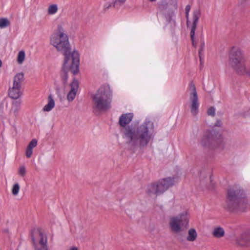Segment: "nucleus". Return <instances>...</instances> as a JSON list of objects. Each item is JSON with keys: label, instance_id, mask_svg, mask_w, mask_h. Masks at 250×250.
Masks as SVG:
<instances>
[{"label": "nucleus", "instance_id": "412c9836", "mask_svg": "<svg viewBox=\"0 0 250 250\" xmlns=\"http://www.w3.org/2000/svg\"><path fill=\"white\" fill-rule=\"evenodd\" d=\"M55 106V102L51 95H49L48 98V103L43 108L44 111L49 112L51 111Z\"/></svg>", "mask_w": 250, "mask_h": 250}, {"label": "nucleus", "instance_id": "a211bd4d", "mask_svg": "<svg viewBox=\"0 0 250 250\" xmlns=\"http://www.w3.org/2000/svg\"><path fill=\"white\" fill-rule=\"evenodd\" d=\"M22 94V90L20 86L13 84L12 86L9 89L8 95L12 99H18Z\"/></svg>", "mask_w": 250, "mask_h": 250}, {"label": "nucleus", "instance_id": "a878e982", "mask_svg": "<svg viewBox=\"0 0 250 250\" xmlns=\"http://www.w3.org/2000/svg\"><path fill=\"white\" fill-rule=\"evenodd\" d=\"M25 53L24 50H20L17 56L18 62H23L25 59Z\"/></svg>", "mask_w": 250, "mask_h": 250}, {"label": "nucleus", "instance_id": "4be33fe9", "mask_svg": "<svg viewBox=\"0 0 250 250\" xmlns=\"http://www.w3.org/2000/svg\"><path fill=\"white\" fill-rule=\"evenodd\" d=\"M23 80V74L22 73H19L14 76L13 84L20 86L21 87V83Z\"/></svg>", "mask_w": 250, "mask_h": 250}, {"label": "nucleus", "instance_id": "ea45409f", "mask_svg": "<svg viewBox=\"0 0 250 250\" xmlns=\"http://www.w3.org/2000/svg\"><path fill=\"white\" fill-rule=\"evenodd\" d=\"M1 64H2V63H0V67H1Z\"/></svg>", "mask_w": 250, "mask_h": 250}, {"label": "nucleus", "instance_id": "b1692460", "mask_svg": "<svg viewBox=\"0 0 250 250\" xmlns=\"http://www.w3.org/2000/svg\"><path fill=\"white\" fill-rule=\"evenodd\" d=\"M197 236V232L195 229H190L188 231V236L187 240L188 241H194L195 240Z\"/></svg>", "mask_w": 250, "mask_h": 250}, {"label": "nucleus", "instance_id": "dca6fc26", "mask_svg": "<svg viewBox=\"0 0 250 250\" xmlns=\"http://www.w3.org/2000/svg\"><path fill=\"white\" fill-rule=\"evenodd\" d=\"M21 103V102L20 100H14L12 102L11 106L8 110L10 116L15 118L18 116Z\"/></svg>", "mask_w": 250, "mask_h": 250}, {"label": "nucleus", "instance_id": "f704fd0d", "mask_svg": "<svg viewBox=\"0 0 250 250\" xmlns=\"http://www.w3.org/2000/svg\"><path fill=\"white\" fill-rule=\"evenodd\" d=\"M67 73H65V74L62 76V80L63 81V83L64 84H65L67 83V80H68V75L66 74Z\"/></svg>", "mask_w": 250, "mask_h": 250}, {"label": "nucleus", "instance_id": "f3484780", "mask_svg": "<svg viewBox=\"0 0 250 250\" xmlns=\"http://www.w3.org/2000/svg\"><path fill=\"white\" fill-rule=\"evenodd\" d=\"M62 69L65 73L69 72L76 75L79 72V63H63Z\"/></svg>", "mask_w": 250, "mask_h": 250}, {"label": "nucleus", "instance_id": "5701e85b", "mask_svg": "<svg viewBox=\"0 0 250 250\" xmlns=\"http://www.w3.org/2000/svg\"><path fill=\"white\" fill-rule=\"evenodd\" d=\"M58 11V6L57 4L54 3L48 6L47 8V14L48 15H54Z\"/></svg>", "mask_w": 250, "mask_h": 250}, {"label": "nucleus", "instance_id": "ddd939ff", "mask_svg": "<svg viewBox=\"0 0 250 250\" xmlns=\"http://www.w3.org/2000/svg\"><path fill=\"white\" fill-rule=\"evenodd\" d=\"M221 136L216 134L214 130H207L203 134L201 140V143L204 146H208L215 142Z\"/></svg>", "mask_w": 250, "mask_h": 250}, {"label": "nucleus", "instance_id": "a19ab883", "mask_svg": "<svg viewBox=\"0 0 250 250\" xmlns=\"http://www.w3.org/2000/svg\"><path fill=\"white\" fill-rule=\"evenodd\" d=\"M200 63H202L201 59H200Z\"/></svg>", "mask_w": 250, "mask_h": 250}, {"label": "nucleus", "instance_id": "cd10ccee", "mask_svg": "<svg viewBox=\"0 0 250 250\" xmlns=\"http://www.w3.org/2000/svg\"><path fill=\"white\" fill-rule=\"evenodd\" d=\"M200 47H199V56L200 57L201 56V55L204 53V49H205V41L203 39L201 40L200 41Z\"/></svg>", "mask_w": 250, "mask_h": 250}, {"label": "nucleus", "instance_id": "aec40b11", "mask_svg": "<svg viewBox=\"0 0 250 250\" xmlns=\"http://www.w3.org/2000/svg\"><path fill=\"white\" fill-rule=\"evenodd\" d=\"M225 234L224 229L220 226L215 227L212 231V234L214 237L219 239L224 236Z\"/></svg>", "mask_w": 250, "mask_h": 250}, {"label": "nucleus", "instance_id": "e433bc0d", "mask_svg": "<svg viewBox=\"0 0 250 250\" xmlns=\"http://www.w3.org/2000/svg\"><path fill=\"white\" fill-rule=\"evenodd\" d=\"M68 250H78V248H77L76 247H72L70 248Z\"/></svg>", "mask_w": 250, "mask_h": 250}, {"label": "nucleus", "instance_id": "7ed1b4c3", "mask_svg": "<svg viewBox=\"0 0 250 250\" xmlns=\"http://www.w3.org/2000/svg\"><path fill=\"white\" fill-rule=\"evenodd\" d=\"M112 91L108 84L102 85L93 96L94 107L100 112H105L110 108Z\"/></svg>", "mask_w": 250, "mask_h": 250}, {"label": "nucleus", "instance_id": "6e6552de", "mask_svg": "<svg viewBox=\"0 0 250 250\" xmlns=\"http://www.w3.org/2000/svg\"><path fill=\"white\" fill-rule=\"evenodd\" d=\"M175 181L173 178H166L158 182L148 186L147 193L150 196L159 195L167 190L169 187L173 186Z\"/></svg>", "mask_w": 250, "mask_h": 250}, {"label": "nucleus", "instance_id": "bb28decb", "mask_svg": "<svg viewBox=\"0 0 250 250\" xmlns=\"http://www.w3.org/2000/svg\"><path fill=\"white\" fill-rule=\"evenodd\" d=\"M10 24L9 21L6 18L0 19V28H4L8 26Z\"/></svg>", "mask_w": 250, "mask_h": 250}, {"label": "nucleus", "instance_id": "7c9ffc66", "mask_svg": "<svg viewBox=\"0 0 250 250\" xmlns=\"http://www.w3.org/2000/svg\"><path fill=\"white\" fill-rule=\"evenodd\" d=\"M37 145V140L35 139H32L27 146V148L33 150Z\"/></svg>", "mask_w": 250, "mask_h": 250}, {"label": "nucleus", "instance_id": "6ab92c4d", "mask_svg": "<svg viewBox=\"0 0 250 250\" xmlns=\"http://www.w3.org/2000/svg\"><path fill=\"white\" fill-rule=\"evenodd\" d=\"M232 67L238 74H247L248 71L245 63H233Z\"/></svg>", "mask_w": 250, "mask_h": 250}, {"label": "nucleus", "instance_id": "58836bf2", "mask_svg": "<svg viewBox=\"0 0 250 250\" xmlns=\"http://www.w3.org/2000/svg\"><path fill=\"white\" fill-rule=\"evenodd\" d=\"M156 0H149V1H152H152H156Z\"/></svg>", "mask_w": 250, "mask_h": 250}, {"label": "nucleus", "instance_id": "473e14b6", "mask_svg": "<svg viewBox=\"0 0 250 250\" xmlns=\"http://www.w3.org/2000/svg\"><path fill=\"white\" fill-rule=\"evenodd\" d=\"M33 153V150L29 149L27 147L26 150V156L27 158H30L32 155Z\"/></svg>", "mask_w": 250, "mask_h": 250}, {"label": "nucleus", "instance_id": "1a4fd4ad", "mask_svg": "<svg viewBox=\"0 0 250 250\" xmlns=\"http://www.w3.org/2000/svg\"><path fill=\"white\" fill-rule=\"evenodd\" d=\"M31 237L36 250H48L47 246L46 236L41 229H34L31 232Z\"/></svg>", "mask_w": 250, "mask_h": 250}, {"label": "nucleus", "instance_id": "f03ea898", "mask_svg": "<svg viewBox=\"0 0 250 250\" xmlns=\"http://www.w3.org/2000/svg\"><path fill=\"white\" fill-rule=\"evenodd\" d=\"M227 208L231 211H244L248 206V200L243 189L235 186L230 188L226 197Z\"/></svg>", "mask_w": 250, "mask_h": 250}, {"label": "nucleus", "instance_id": "c85d7f7f", "mask_svg": "<svg viewBox=\"0 0 250 250\" xmlns=\"http://www.w3.org/2000/svg\"><path fill=\"white\" fill-rule=\"evenodd\" d=\"M20 190V186L18 183L15 184L12 189V192L14 195H17L19 193Z\"/></svg>", "mask_w": 250, "mask_h": 250}, {"label": "nucleus", "instance_id": "f257e3e1", "mask_svg": "<svg viewBox=\"0 0 250 250\" xmlns=\"http://www.w3.org/2000/svg\"><path fill=\"white\" fill-rule=\"evenodd\" d=\"M133 114L121 115L119 120L120 130L126 148L135 152L139 148H143L149 143L154 132V124L146 119L139 125H128L132 121Z\"/></svg>", "mask_w": 250, "mask_h": 250}, {"label": "nucleus", "instance_id": "4468645a", "mask_svg": "<svg viewBox=\"0 0 250 250\" xmlns=\"http://www.w3.org/2000/svg\"><path fill=\"white\" fill-rule=\"evenodd\" d=\"M249 232L241 233L236 236L235 245L238 247H250V236Z\"/></svg>", "mask_w": 250, "mask_h": 250}, {"label": "nucleus", "instance_id": "0eeeda50", "mask_svg": "<svg viewBox=\"0 0 250 250\" xmlns=\"http://www.w3.org/2000/svg\"><path fill=\"white\" fill-rule=\"evenodd\" d=\"M191 9L190 5L188 4L185 8L186 18L187 19V24L188 27L190 28V36L192 41V45L196 47L197 44L195 41V34L197 24L201 16V10L199 9H196L193 11L191 21L189 19V12Z\"/></svg>", "mask_w": 250, "mask_h": 250}, {"label": "nucleus", "instance_id": "f8f14e48", "mask_svg": "<svg viewBox=\"0 0 250 250\" xmlns=\"http://www.w3.org/2000/svg\"><path fill=\"white\" fill-rule=\"evenodd\" d=\"M71 46L62 53L64 58L63 62H80V54L79 52L74 49L72 51Z\"/></svg>", "mask_w": 250, "mask_h": 250}, {"label": "nucleus", "instance_id": "72a5a7b5", "mask_svg": "<svg viewBox=\"0 0 250 250\" xmlns=\"http://www.w3.org/2000/svg\"><path fill=\"white\" fill-rule=\"evenodd\" d=\"M126 0H114L115 5L124 3Z\"/></svg>", "mask_w": 250, "mask_h": 250}, {"label": "nucleus", "instance_id": "c9c22d12", "mask_svg": "<svg viewBox=\"0 0 250 250\" xmlns=\"http://www.w3.org/2000/svg\"><path fill=\"white\" fill-rule=\"evenodd\" d=\"M215 126H220L222 125V123L221 121L217 120L215 123Z\"/></svg>", "mask_w": 250, "mask_h": 250}, {"label": "nucleus", "instance_id": "2eb2a0df", "mask_svg": "<svg viewBox=\"0 0 250 250\" xmlns=\"http://www.w3.org/2000/svg\"><path fill=\"white\" fill-rule=\"evenodd\" d=\"M69 87L70 89L67 94V100L70 102L75 99L78 93L79 87L78 81L74 78L73 81L70 83Z\"/></svg>", "mask_w": 250, "mask_h": 250}, {"label": "nucleus", "instance_id": "79ce46f5", "mask_svg": "<svg viewBox=\"0 0 250 250\" xmlns=\"http://www.w3.org/2000/svg\"><path fill=\"white\" fill-rule=\"evenodd\" d=\"M0 62H1V60H0Z\"/></svg>", "mask_w": 250, "mask_h": 250}, {"label": "nucleus", "instance_id": "423d86ee", "mask_svg": "<svg viewBox=\"0 0 250 250\" xmlns=\"http://www.w3.org/2000/svg\"><path fill=\"white\" fill-rule=\"evenodd\" d=\"M189 218V215L187 210L171 217L169 221L170 229L174 233H179L185 230L188 226Z\"/></svg>", "mask_w": 250, "mask_h": 250}, {"label": "nucleus", "instance_id": "20e7f679", "mask_svg": "<svg viewBox=\"0 0 250 250\" xmlns=\"http://www.w3.org/2000/svg\"><path fill=\"white\" fill-rule=\"evenodd\" d=\"M65 23L62 22L59 23L57 30L50 36V43L56 49L62 53L71 46L68 35L65 33Z\"/></svg>", "mask_w": 250, "mask_h": 250}, {"label": "nucleus", "instance_id": "9b49d317", "mask_svg": "<svg viewBox=\"0 0 250 250\" xmlns=\"http://www.w3.org/2000/svg\"><path fill=\"white\" fill-rule=\"evenodd\" d=\"M188 89L189 90V100L191 103L190 105V111L191 114L195 116L198 112L199 102L195 86L192 82L189 83Z\"/></svg>", "mask_w": 250, "mask_h": 250}, {"label": "nucleus", "instance_id": "393cba45", "mask_svg": "<svg viewBox=\"0 0 250 250\" xmlns=\"http://www.w3.org/2000/svg\"><path fill=\"white\" fill-rule=\"evenodd\" d=\"M115 6L114 0L113 1H105L103 5V8L104 10L106 11Z\"/></svg>", "mask_w": 250, "mask_h": 250}, {"label": "nucleus", "instance_id": "2f4dec72", "mask_svg": "<svg viewBox=\"0 0 250 250\" xmlns=\"http://www.w3.org/2000/svg\"><path fill=\"white\" fill-rule=\"evenodd\" d=\"M215 113V108L213 107H210L208 110V115L214 116Z\"/></svg>", "mask_w": 250, "mask_h": 250}, {"label": "nucleus", "instance_id": "c756f323", "mask_svg": "<svg viewBox=\"0 0 250 250\" xmlns=\"http://www.w3.org/2000/svg\"><path fill=\"white\" fill-rule=\"evenodd\" d=\"M26 171L25 167L24 166H21L19 168L18 173L21 176L23 177L26 174Z\"/></svg>", "mask_w": 250, "mask_h": 250}, {"label": "nucleus", "instance_id": "4c0bfd02", "mask_svg": "<svg viewBox=\"0 0 250 250\" xmlns=\"http://www.w3.org/2000/svg\"><path fill=\"white\" fill-rule=\"evenodd\" d=\"M247 74H248L250 76V70L249 71H248Z\"/></svg>", "mask_w": 250, "mask_h": 250}, {"label": "nucleus", "instance_id": "9d476101", "mask_svg": "<svg viewBox=\"0 0 250 250\" xmlns=\"http://www.w3.org/2000/svg\"><path fill=\"white\" fill-rule=\"evenodd\" d=\"M229 59L231 62H242L249 61V56L239 46H231L229 51Z\"/></svg>", "mask_w": 250, "mask_h": 250}, {"label": "nucleus", "instance_id": "39448f33", "mask_svg": "<svg viewBox=\"0 0 250 250\" xmlns=\"http://www.w3.org/2000/svg\"><path fill=\"white\" fill-rule=\"evenodd\" d=\"M177 0H164L159 4V9L167 24L176 25V14L178 8Z\"/></svg>", "mask_w": 250, "mask_h": 250}]
</instances>
